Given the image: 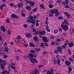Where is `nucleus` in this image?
Returning a JSON list of instances; mask_svg holds the SVG:
<instances>
[{
	"label": "nucleus",
	"instance_id": "nucleus-1",
	"mask_svg": "<svg viewBox=\"0 0 74 74\" xmlns=\"http://www.w3.org/2000/svg\"><path fill=\"white\" fill-rule=\"evenodd\" d=\"M35 52H36L35 51L32 50L30 51V52L31 53H29L26 55V58H29L30 61L33 64H34V62L36 63H38L37 61L36 60V58H36L37 57V55L34 54V53H35ZM32 53H33V54Z\"/></svg>",
	"mask_w": 74,
	"mask_h": 74
},
{
	"label": "nucleus",
	"instance_id": "nucleus-2",
	"mask_svg": "<svg viewBox=\"0 0 74 74\" xmlns=\"http://www.w3.org/2000/svg\"><path fill=\"white\" fill-rule=\"evenodd\" d=\"M67 25H69L68 21L66 19H65L64 21L62 22L61 24V27L62 29L65 32L68 30L69 27Z\"/></svg>",
	"mask_w": 74,
	"mask_h": 74
},
{
	"label": "nucleus",
	"instance_id": "nucleus-3",
	"mask_svg": "<svg viewBox=\"0 0 74 74\" xmlns=\"http://www.w3.org/2000/svg\"><path fill=\"white\" fill-rule=\"evenodd\" d=\"M49 16H53V14H55V16L56 17H58L59 15H61V13H60L58 11V10L55 9L53 10H51L49 11Z\"/></svg>",
	"mask_w": 74,
	"mask_h": 74
},
{
	"label": "nucleus",
	"instance_id": "nucleus-4",
	"mask_svg": "<svg viewBox=\"0 0 74 74\" xmlns=\"http://www.w3.org/2000/svg\"><path fill=\"white\" fill-rule=\"evenodd\" d=\"M57 49L54 51L53 52L55 54H58L59 52H60V54L63 53V49L61 47L58 46L57 48Z\"/></svg>",
	"mask_w": 74,
	"mask_h": 74
},
{
	"label": "nucleus",
	"instance_id": "nucleus-5",
	"mask_svg": "<svg viewBox=\"0 0 74 74\" xmlns=\"http://www.w3.org/2000/svg\"><path fill=\"white\" fill-rule=\"evenodd\" d=\"M37 17H38V16L37 15L34 16V17L32 16H29V17L27 18V22L28 23H31V22L33 21V19H36Z\"/></svg>",
	"mask_w": 74,
	"mask_h": 74
},
{
	"label": "nucleus",
	"instance_id": "nucleus-6",
	"mask_svg": "<svg viewBox=\"0 0 74 74\" xmlns=\"http://www.w3.org/2000/svg\"><path fill=\"white\" fill-rule=\"evenodd\" d=\"M1 62H0V67L1 66V69L3 70H4V64L5 66H6V64H7V63L5 62V60H2L1 59Z\"/></svg>",
	"mask_w": 74,
	"mask_h": 74
},
{
	"label": "nucleus",
	"instance_id": "nucleus-7",
	"mask_svg": "<svg viewBox=\"0 0 74 74\" xmlns=\"http://www.w3.org/2000/svg\"><path fill=\"white\" fill-rule=\"evenodd\" d=\"M30 22H31V23H32V24L34 25L35 24V23H36L35 25L36 26L38 27V26H39V23H38V22H40V21L38 19L36 20V21L35 19H33L32 21H30Z\"/></svg>",
	"mask_w": 74,
	"mask_h": 74
},
{
	"label": "nucleus",
	"instance_id": "nucleus-8",
	"mask_svg": "<svg viewBox=\"0 0 74 74\" xmlns=\"http://www.w3.org/2000/svg\"><path fill=\"white\" fill-rule=\"evenodd\" d=\"M60 58L57 59L56 60L55 59H54L53 60V62L54 64H56L57 63V64H58V66H60Z\"/></svg>",
	"mask_w": 74,
	"mask_h": 74
},
{
	"label": "nucleus",
	"instance_id": "nucleus-9",
	"mask_svg": "<svg viewBox=\"0 0 74 74\" xmlns=\"http://www.w3.org/2000/svg\"><path fill=\"white\" fill-rule=\"evenodd\" d=\"M8 69L9 70V71H8L7 70H4L3 72L1 73V74H10V71H11V69L10 68V67H8Z\"/></svg>",
	"mask_w": 74,
	"mask_h": 74
},
{
	"label": "nucleus",
	"instance_id": "nucleus-10",
	"mask_svg": "<svg viewBox=\"0 0 74 74\" xmlns=\"http://www.w3.org/2000/svg\"><path fill=\"white\" fill-rule=\"evenodd\" d=\"M40 37L42 38L43 42H47L49 41V40L47 39V37L44 36L42 37L41 36H40Z\"/></svg>",
	"mask_w": 74,
	"mask_h": 74
},
{
	"label": "nucleus",
	"instance_id": "nucleus-11",
	"mask_svg": "<svg viewBox=\"0 0 74 74\" xmlns=\"http://www.w3.org/2000/svg\"><path fill=\"white\" fill-rule=\"evenodd\" d=\"M69 44V42L67 40H66V42L64 45L62 46V47L63 49H65L67 48V45Z\"/></svg>",
	"mask_w": 74,
	"mask_h": 74
},
{
	"label": "nucleus",
	"instance_id": "nucleus-12",
	"mask_svg": "<svg viewBox=\"0 0 74 74\" xmlns=\"http://www.w3.org/2000/svg\"><path fill=\"white\" fill-rule=\"evenodd\" d=\"M22 38V37L20 36H17L16 38H15V40L16 43L17 44L19 42V39H21Z\"/></svg>",
	"mask_w": 74,
	"mask_h": 74
},
{
	"label": "nucleus",
	"instance_id": "nucleus-13",
	"mask_svg": "<svg viewBox=\"0 0 74 74\" xmlns=\"http://www.w3.org/2000/svg\"><path fill=\"white\" fill-rule=\"evenodd\" d=\"M65 63L66 64V66H69L70 65V64L71 63V62H70V61L66 60L65 61Z\"/></svg>",
	"mask_w": 74,
	"mask_h": 74
},
{
	"label": "nucleus",
	"instance_id": "nucleus-14",
	"mask_svg": "<svg viewBox=\"0 0 74 74\" xmlns=\"http://www.w3.org/2000/svg\"><path fill=\"white\" fill-rule=\"evenodd\" d=\"M1 31H2L3 33H4L7 30V29H5V27L4 26H1Z\"/></svg>",
	"mask_w": 74,
	"mask_h": 74
},
{
	"label": "nucleus",
	"instance_id": "nucleus-15",
	"mask_svg": "<svg viewBox=\"0 0 74 74\" xmlns=\"http://www.w3.org/2000/svg\"><path fill=\"white\" fill-rule=\"evenodd\" d=\"M33 40H34V41H35L36 42H39V40H38V38H37V36H34L33 38Z\"/></svg>",
	"mask_w": 74,
	"mask_h": 74
},
{
	"label": "nucleus",
	"instance_id": "nucleus-16",
	"mask_svg": "<svg viewBox=\"0 0 74 74\" xmlns=\"http://www.w3.org/2000/svg\"><path fill=\"white\" fill-rule=\"evenodd\" d=\"M11 17L13 18L17 19L18 18V15L14 14H12L11 15Z\"/></svg>",
	"mask_w": 74,
	"mask_h": 74
},
{
	"label": "nucleus",
	"instance_id": "nucleus-17",
	"mask_svg": "<svg viewBox=\"0 0 74 74\" xmlns=\"http://www.w3.org/2000/svg\"><path fill=\"white\" fill-rule=\"evenodd\" d=\"M5 49V52H8L9 51V48L8 47H6L4 48Z\"/></svg>",
	"mask_w": 74,
	"mask_h": 74
},
{
	"label": "nucleus",
	"instance_id": "nucleus-18",
	"mask_svg": "<svg viewBox=\"0 0 74 74\" xmlns=\"http://www.w3.org/2000/svg\"><path fill=\"white\" fill-rule=\"evenodd\" d=\"M40 32L41 30H40L39 31V34H40V35H44V34H45V32L44 31H43L42 32Z\"/></svg>",
	"mask_w": 74,
	"mask_h": 74
},
{
	"label": "nucleus",
	"instance_id": "nucleus-19",
	"mask_svg": "<svg viewBox=\"0 0 74 74\" xmlns=\"http://www.w3.org/2000/svg\"><path fill=\"white\" fill-rule=\"evenodd\" d=\"M32 35L31 34H25V36L27 38H30V37H32Z\"/></svg>",
	"mask_w": 74,
	"mask_h": 74
},
{
	"label": "nucleus",
	"instance_id": "nucleus-20",
	"mask_svg": "<svg viewBox=\"0 0 74 74\" xmlns=\"http://www.w3.org/2000/svg\"><path fill=\"white\" fill-rule=\"evenodd\" d=\"M68 69L69 73H71L72 71V68H71V67L70 66H69L68 67Z\"/></svg>",
	"mask_w": 74,
	"mask_h": 74
},
{
	"label": "nucleus",
	"instance_id": "nucleus-21",
	"mask_svg": "<svg viewBox=\"0 0 74 74\" xmlns=\"http://www.w3.org/2000/svg\"><path fill=\"white\" fill-rule=\"evenodd\" d=\"M10 68H11L13 70H15V69H16V67L12 65H10Z\"/></svg>",
	"mask_w": 74,
	"mask_h": 74
},
{
	"label": "nucleus",
	"instance_id": "nucleus-22",
	"mask_svg": "<svg viewBox=\"0 0 74 74\" xmlns=\"http://www.w3.org/2000/svg\"><path fill=\"white\" fill-rule=\"evenodd\" d=\"M17 5L18 6V7H22L23 6V3H18L17 4Z\"/></svg>",
	"mask_w": 74,
	"mask_h": 74
},
{
	"label": "nucleus",
	"instance_id": "nucleus-23",
	"mask_svg": "<svg viewBox=\"0 0 74 74\" xmlns=\"http://www.w3.org/2000/svg\"><path fill=\"white\" fill-rule=\"evenodd\" d=\"M50 71L51 72V74H54L53 72H54V70L52 68H50Z\"/></svg>",
	"mask_w": 74,
	"mask_h": 74
},
{
	"label": "nucleus",
	"instance_id": "nucleus-24",
	"mask_svg": "<svg viewBox=\"0 0 74 74\" xmlns=\"http://www.w3.org/2000/svg\"><path fill=\"white\" fill-rule=\"evenodd\" d=\"M29 4L32 7H33V6L34 5V3L33 2H30Z\"/></svg>",
	"mask_w": 74,
	"mask_h": 74
},
{
	"label": "nucleus",
	"instance_id": "nucleus-25",
	"mask_svg": "<svg viewBox=\"0 0 74 74\" xmlns=\"http://www.w3.org/2000/svg\"><path fill=\"white\" fill-rule=\"evenodd\" d=\"M46 29L47 32H50L51 31L50 29H49V26H47L46 27Z\"/></svg>",
	"mask_w": 74,
	"mask_h": 74
},
{
	"label": "nucleus",
	"instance_id": "nucleus-26",
	"mask_svg": "<svg viewBox=\"0 0 74 74\" xmlns=\"http://www.w3.org/2000/svg\"><path fill=\"white\" fill-rule=\"evenodd\" d=\"M26 10H29V11H30V9H31V7H30V6H27L26 7Z\"/></svg>",
	"mask_w": 74,
	"mask_h": 74
},
{
	"label": "nucleus",
	"instance_id": "nucleus-27",
	"mask_svg": "<svg viewBox=\"0 0 74 74\" xmlns=\"http://www.w3.org/2000/svg\"><path fill=\"white\" fill-rule=\"evenodd\" d=\"M74 46V44L73 42L71 43V44H70L69 45V46L70 48H71L73 46Z\"/></svg>",
	"mask_w": 74,
	"mask_h": 74
},
{
	"label": "nucleus",
	"instance_id": "nucleus-28",
	"mask_svg": "<svg viewBox=\"0 0 74 74\" xmlns=\"http://www.w3.org/2000/svg\"><path fill=\"white\" fill-rule=\"evenodd\" d=\"M40 7L42 8H43V10H45V7H44V6L43 4H40Z\"/></svg>",
	"mask_w": 74,
	"mask_h": 74
},
{
	"label": "nucleus",
	"instance_id": "nucleus-29",
	"mask_svg": "<svg viewBox=\"0 0 74 74\" xmlns=\"http://www.w3.org/2000/svg\"><path fill=\"white\" fill-rule=\"evenodd\" d=\"M49 7L50 8H52L53 7V6L52 4H49Z\"/></svg>",
	"mask_w": 74,
	"mask_h": 74
},
{
	"label": "nucleus",
	"instance_id": "nucleus-30",
	"mask_svg": "<svg viewBox=\"0 0 74 74\" xmlns=\"http://www.w3.org/2000/svg\"><path fill=\"white\" fill-rule=\"evenodd\" d=\"M39 72V71H37V70H35L33 71V73H34V74H37V73H38Z\"/></svg>",
	"mask_w": 74,
	"mask_h": 74
},
{
	"label": "nucleus",
	"instance_id": "nucleus-31",
	"mask_svg": "<svg viewBox=\"0 0 74 74\" xmlns=\"http://www.w3.org/2000/svg\"><path fill=\"white\" fill-rule=\"evenodd\" d=\"M21 42L23 44H25V40L24 39H21Z\"/></svg>",
	"mask_w": 74,
	"mask_h": 74
},
{
	"label": "nucleus",
	"instance_id": "nucleus-32",
	"mask_svg": "<svg viewBox=\"0 0 74 74\" xmlns=\"http://www.w3.org/2000/svg\"><path fill=\"white\" fill-rule=\"evenodd\" d=\"M58 19H60V20L61 19H63L64 18H63V17H60L59 16L58 17Z\"/></svg>",
	"mask_w": 74,
	"mask_h": 74
},
{
	"label": "nucleus",
	"instance_id": "nucleus-33",
	"mask_svg": "<svg viewBox=\"0 0 74 74\" xmlns=\"http://www.w3.org/2000/svg\"><path fill=\"white\" fill-rule=\"evenodd\" d=\"M38 33H39V32H38V30H37L36 32L34 34V36H37V34H38Z\"/></svg>",
	"mask_w": 74,
	"mask_h": 74
},
{
	"label": "nucleus",
	"instance_id": "nucleus-34",
	"mask_svg": "<svg viewBox=\"0 0 74 74\" xmlns=\"http://www.w3.org/2000/svg\"><path fill=\"white\" fill-rule=\"evenodd\" d=\"M29 44L30 46H31L32 47H36L32 43H29Z\"/></svg>",
	"mask_w": 74,
	"mask_h": 74
},
{
	"label": "nucleus",
	"instance_id": "nucleus-35",
	"mask_svg": "<svg viewBox=\"0 0 74 74\" xmlns=\"http://www.w3.org/2000/svg\"><path fill=\"white\" fill-rule=\"evenodd\" d=\"M45 24L46 25V27L47 26H48V24H49V23H48V22L47 21H46L45 22Z\"/></svg>",
	"mask_w": 74,
	"mask_h": 74
},
{
	"label": "nucleus",
	"instance_id": "nucleus-36",
	"mask_svg": "<svg viewBox=\"0 0 74 74\" xmlns=\"http://www.w3.org/2000/svg\"><path fill=\"white\" fill-rule=\"evenodd\" d=\"M37 11V8H34L33 10V12H36Z\"/></svg>",
	"mask_w": 74,
	"mask_h": 74
},
{
	"label": "nucleus",
	"instance_id": "nucleus-37",
	"mask_svg": "<svg viewBox=\"0 0 74 74\" xmlns=\"http://www.w3.org/2000/svg\"><path fill=\"white\" fill-rule=\"evenodd\" d=\"M0 10H3V5L1 4V5L0 6Z\"/></svg>",
	"mask_w": 74,
	"mask_h": 74
},
{
	"label": "nucleus",
	"instance_id": "nucleus-38",
	"mask_svg": "<svg viewBox=\"0 0 74 74\" xmlns=\"http://www.w3.org/2000/svg\"><path fill=\"white\" fill-rule=\"evenodd\" d=\"M71 17V16H70V15L69 14H68L67 15V18L68 19H70V17Z\"/></svg>",
	"mask_w": 74,
	"mask_h": 74
},
{
	"label": "nucleus",
	"instance_id": "nucleus-39",
	"mask_svg": "<svg viewBox=\"0 0 74 74\" xmlns=\"http://www.w3.org/2000/svg\"><path fill=\"white\" fill-rule=\"evenodd\" d=\"M36 51H37V52H39V51H40L41 50V49H40V48H37L36 49Z\"/></svg>",
	"mask_w": 74,
	"mask_h": 74
},
{
	"label": "nucleus",
	"instance_id": "nucleus-40",
	"mask_svg": "<svg viewBox=\"0 0 74 74\" xmlns=\"http://www.w3.org/2000/svg\"><path fill=\"white\" fill-rule=\"evenodd\" d=\"M8 57V56H7V55H6L5 54L3 56V58H5V59H6V58H7Z\"/></svg>",
	"mask_w": 74,
	"mask_h": 74
},
{
	"label": "nucleus",
	"instance_id": "nucleus-41",
	"mask_svg": "<svg viewBox=\"0 0 74 74\" xmlns=\"http://www.w3.org/2000/svg\"><path fill=\"white\" fill-rule=\"evenodd\" d=\"M6 22L8 23H10V20H9V19L7 18L6 21Z\"/></svg>",
	"mask_w": 74,
	"mask_h": 74
},
{
	"label": "nucleus",
	"instance_id": "nucleus-42",
	"mask_svg": "<svg viewBox=\"0 0 74 74\" xmlns=\"http://www.w3.org/2000/svg\"><path fill=\"white\" fill-rule=\"evenodd\" d=\"M47 53V51H44L43 52L42 54L43 55H46V54Z\"/></svg>",
	"mask_w": 74,
	"mask_h": 74
},
{
	"label": "nucleus",
	"instance_id": "nucleus-43",
	"mask_svg": "<svg viewBox=\"0 0 74 74\" xmlns=\"http://www.w3.org/2000/svg\"><path fill=\"white\" fill-rule=\"evenodd\" d=\"M21 13H22V16H25V14L23 13V11L21 12Z\"/></svg>",
	"mask_w": 74,
	"mask_h": 74
},
{
	"label": "nucleus",
	"instance_id": "nucleus-44",
	"mask_svg": "<svg viewBox=\"0 0 74 74\" xmlns=\"http://www.w3.org/2000/svg\"><path fill=\"white\" fill-rule=\"evenodd\" d=\"M63 14H64V15H65L66 16H67L69 14V13L66 12H64Z\"/></svg>",
	"mask_w": 74,
	"mask_h": 74
},
{
	"label": "nucleus",
	"instance_id": "nucleus-45",
	"mask_svg": "<svg viewBox=\"0 0 74 74\" xmlns=\"http://www.w3.org/2000/svg\"><path fill=\"white\" fill-rule=\"evenodd\" d=\"M58 30H55L54 31V33L55 34L58 33Z\"/></svg>",
	"mask_w": 74,
	"mask_h": 74
},
{
	"label": "nucleus",
	"instance_id": "nucleus-46",
	"mask_svg": "<svg viewBox=\"0 0 74 74\" xmlns=\"http://www.w3.org/2000/svg\"><path fill=\"white\" fill-rule=\"evenodd\" d=\"M47 74H51V72L49 71H47Z\"/></svg>",
	"mask_w": 74,
	"mask_h": 74
},
{
	"label": "nucleus",
	"instance_id": "nucleus-47",
	"mask_svg": "<svg viewBox=\"0 0 74 74\" xmlns=\"http://www.w3.org/2000/svg\"><path fill=\"white\" fill-rule=\"evenodd\" d=\"M54 44L56 45H59V43L57 42H55Z\"/></svg>",
	"mask_w": 74,
	"mask_h": 74
},
{
	"label": "nucleus",
	"instance_id": "nucleus-48",
	"mask_svg": "<svg viewBox=\"0 0 74 74\" xmlns=\"http://www.w3.org/2000/svg\"><path fill=\"white\" fill-rule=\"evenodd\" d=\"M9 5L10 7H12V6H14V3H10Z\"/></svg>",
	"mask_w": 74,
	"mask_h": 74
},
{
	"label": "nucleus",
	"instance_id": "nucleus-49",
	"mask_svg": "<svg viewBox=\"0 0 74 74\" xmlns=\"http://www.w3.org/2000/svg\"><path fill=\"white\" fill-rule=\"evenodd\" d=\"M57 3H58V4H59V3H60L61 2V1L59 0H57Z\"/></svg>",
	"mask_w": 74,
	"mask_h": 74
},
{
	"label": "nucleus",
	"instance_id": "nucleus-50",
	"mask_svg": "<svg viewBox=\"0 0 74 74\" xmlns=\"http://www.w3.org/2000/svg\"><path fill=\"white\" fill-rule=\"evenodd\" d=\"M65 3H66V5H67L68 3H69V2H68V0H65Z\"/></svg>",
	"mask_w": 74,
	"mask_h": 74
},
{
	"label": "nucleus",
	"instance_id": "nucleus-51",
	"mask_svg": "<svg viewBox=\"0 0 74 74\" xmlns=\"http://www.w3.org/2000/svg\"><path fill=\"white\" fill-rule=\"evenodd\" d=\"M62 5H66V3L64 1H63L62 2Z\"/></svg>",
	"mask_w": 74,
	"mask_h": 74
},
{
	"label": "nucleus",
	"instance_id": "nucleus-52",
	"mask_svg": "<svg viewBox=\"0 0 74 74\" xmlns=\"http://www.w3.org/2000/svg\"><path fill=\"white\" fill-rule=\"evenodd\" d=\"M68 53L69 55H70L71 53V50H68Z\"/></svg>",
	"mask_w": 74,
	"mask_h": 74
},
{
	"label": "nucleus",
	"instance_id": "nucleus-53",
	"mask_svg": "<svg viewBox=\"0 0 74 74\" xmlns=\"http://www.w3.org/2000/svg\"><path fill=\"white\" fill-rule=\"evenodd\" d=\"M23 27H25V28H26L27 27V24H25L23 25Z\"/></svg>",
	"mask_w": 74,
	"mask_h": 74
},
{
	"label": "nucleus",
	"instance_id": "nucleus-54",
	"mask_svg": "<svg viewBox=\"0 0 74 74\" xmlns=\"http://www.w3.org/2000/svg\"><path fill=\"white\" fill-rule=\"evenodd\" d=\"M50 39H54V38H55V37L53 36H51L50 37Z\"/></svg>",
	"mask_w": 74,
	"mask_h": 74
},
{
	"label": "nucleus",
	"instance_id": "nucleus-55",
	"mask_svg": "<svg viewBox=\"0 0 74 74\" xmlns=\"http://www.w3.org/2000/svg\"><path fill=\"white\" fill-rule=\"evenodd\" d=\"M26 1H27L26 2V4H28V3H29L30 4V1L27 0Z\"/></svg>",
	"mask_w": 74,
	"mask_h": 74
},
{
	"label": "nucleus",
	"instance_id": "nucleus-56",
	"mask_svg": "<svg viewBox=\"0 0 74 74\" xmlns=\"http://www.w3.org/2000/svg\"><path fill=\"white\" fill-rule=\"evenodd\" d=\"M16 59L17 60H18L19 59V56H16Z\"/></svg>",
	"mask_w": 74,
	"mask_h": 74
},
{
	"label": "nucleus",
	"instance_id": "nucleus-57",
	"mask_svg": "<svg viewBox=\"0 0 74 74\" xmlns=\"http://www.w3.org/2000/svg\"><path fill=\"white\" fill-rule=\"evenodd\" d=\"M17 51L18 52H19V53H22V51L21 50H18Z\"/></svg>",
	"mask_w": 74,
	"mask_h": 74
},
{
	"label": "nucleus",
	"instance_id": "nucleus-58",
	"mask_svg": "<svg viewBox=\"0 0 74 74\" xmlns=\"http://www.w3.org/2000/svg\"><path fill=\"white\" fill-rule=\"evenodd\" d=\"M7 32L8 34H10V33H11V31H10V30H9Z\"/></svg>",
	"mask_w": 74,
	"mask_h": 74
},
{
	"label": "nucleus",
	"instance_id": "nucleus-59",
	"mask_svg": "<svg viewBox=\"0 0 74 74\" xmlns=\"http://www.w3.org/2000/svg\"><path fill=\"white\" fill-rule=\"evenodd\" d=\"M5 54V53H2L0 54V55H1V56H3V55L4 56Z\"/></svg>",
	"mask_w": 74,
	"mask_h": 74
},
{
	"label": "nucleus",
	"instance_id": "nucleus-60",
	"mask_svg": "<svg viewBox=\"0 0 74 74\" xmlns=\"http://www.w3.org/2000/svg\"><path fill=\"white\" fill-rule=\"evenodd\" d=\"M57 41H58V42H60V41H61V39H57L56 40Z\"/></svg>",
	"mask_w": 74,
	"mask_h": 74
},
{
	"label": "nucleus",
	"instance_id": "nucleus-61",
	"mask_svg": "<svg viewBox=\"0 0 74 74\" xmlns=\"http://www.w3.org/2000/svg\"><path fill=\"white\" fill-rule=\"evenodd\" d=\"M40 46L41 47H44V43H42L40 45Z\"/></svg>",
	"mask_w": 74,
	"mask_h": 74
},
{
	"label": "nucleus",
	"instance_id": "nucleus-62",
	"mask_svg": "<svg viewBox=\"0 0 74 74\" xmlns=\"http://www.w3.org/2000/svg\"><path fill=\"white\" fill-rule=\"evenodd\" d=\"M65 8H69V7L68 5H66L65 7Z\"/></svg>",
	"mask_w": 74,
	"mask_h": 74
},
{
	"label": "nucleus",
	"instance_id": "nucleus-63",
	"mask_svg": "<svg viewBox=\"0 0 74 74\" xmlns=\"http://www.w3.org/2000/svg\"><path fill=\"white\" fill-rule=\"evenodd\" d=\"M52 3H53V1H51L49 2V4H52Z\"/></svg>",
	"mask_w": 74,
	"mask_h": 74
},
{
	"label": "nucleus",
	"instance_id": "nucleus-64",
	"mask_svg": "<svg viewBox=\"0 0 74 74\" xmlns=\"http://www.w3.org/2000/svg\"><path fill=\"white\" fill-rule=\"evenodd\" d=\"M62 36L66 37V33H63L62 34Z\"/></svg>",
	"mask_w": 74,
	"mask_h": 74
}]
</instances>
